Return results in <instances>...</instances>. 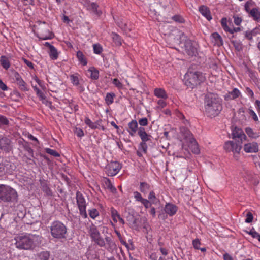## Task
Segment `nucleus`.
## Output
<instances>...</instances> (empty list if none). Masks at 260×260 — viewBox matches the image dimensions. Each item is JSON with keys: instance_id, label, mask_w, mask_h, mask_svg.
Wrapping results in <instances>:
<instances>
[{"instance_id": "34", "label": "nucleus", "mask_w": 260, "mask_h": 260, "mask_svg": "<svg viewBox=\"0 0 260 260\" xmlns=\"http://www.w3.org/2000/svg\"><path fill=\"white\" fill-rule=\"evenodd\" d=\"M111 36L113 42L116 46H120L121 45V39L118 34L115 32H112Z\"/></svg>"}, {"instance_id": "37", "label": "nucleus", "mask_w": 260, "mask_h": 260, "mask_svg": "<svg viewBox=\"0 0 260 260\" xmlns=\"http://www.w3.org/2000/svg\"><path fill=\"white\" fill-rule=\"evenodd\" d=\"M115 95L113 93H107L105 97V101L107 105H111L113 103V99Z\"/></svg>"}, {"instance_id": "23", "label": "nucleus", "mask_w": 260, "mask_h": 260, "mask_svg": "<svg viewBox=\"0 0 260 260\" xmlns=\"http://www.w3.org/2000/svg\"><path fill=\"white\" fill-rule=\"evenodd\" d=\"M117 24L125 34H127L132 30V28L128 26L127 23L123 20H118Z\"/></svg>"}, {"instance_id": "50", "label": "nucleus", "mask_w": 260, "mask_h": 260, "mask_svg": "<svg viewBox=\"0 0 260 260\" xmlns=\"http://www.w3.org/2000/svg\"><path fill=\"white\" fill-rule=\"evenodd\" d=\"M34 88L36 92L37 95L41 100H44L45 99V96L43 93L37 86H34Z\"/></svg>"}, {"instance_id": "21", "label": "nucleus", "mask_w": 260, "mask_h": 260, "mask_svg": "<svg viewBox=\"0 0 260 260\" xmlns=\"http://www.w3.org/2000/svg\"><path fill=\"white\" fill-rule=\"evenodd\" d=\"M199 11L208 20L210 21L212 19L210 11L209 8L205 6H201L199 8Z\"/></svg>"}, {"instance_id": "39", "label": "nucleus", "mask_w": 260, "mask_h": 260, "mask_svg": "<svg viewBox=\"0 0 260 260\" xmlns=\"http://www.w3.org/2000/svg\"><path fill=\"white\" fill-rule=\"evenodd\" d=\"M248 112L249 115L252 117V119L255 122L259 121L258 117L254 111L252 109V107H250L248 108Z\"/></svg>"}, {"instance_id": "63", "label": "nucleus", "mask_w": 260, "mask_h": 260, "mask_svg": "<svg viewBox=\"0 0 260 260\" xmlns=\"http://www.w3.org/2000/svg\"><path fill=\"white\" fill-rule=\"evenodd\" d=\"M242 19L241 18L238 17H234V22L236 25H239L241 23Z\"/></svg>"}, {"instance_id": "61", "label": "nucleus", "mask_w": 260, "mask_h": 260, "mask_svg": "<svg viewBox=\"0 0 260 260\" xmlns=\"http://www.w3.org/2000/svg\"><path fill=\"white\" fill-rule=\"evenodd\" d=\"M140 147L141 150L144 152L146 153L147 152V145L146 143V142H142L140 143Z\"/></svg>"}, {"instance_id": "32", "label": "nucleus", "mask_w": 260, "mask_h": 260, "mask_svg": "<svg viewBox=\"0 0 260 260\" xmlns=\"http://www.w3.org/2000/svg\"><path fill=\"white\" fill-rule=\"evenodd\" d=\"M0 61L1 65L4 69H8L10 67V62L8 58L6 56H2L1 57Z\"/></svg>"}, {"instance_id": "20", "label": "nucleus", "mask_w": 260, "mask_h": 260, "mask_svg": "<svg viewBox=\"0 0 260 260\" xmlns=\"http://www.w3.org/2000/svg\"><path fill=\"white\" fill-rule=\"evenodd\" d=\"M181 133L187 142H194V138L189 129L185 127L181 128Z\"/></svg>"}, {"instance_id": "4", "label": "nucleus", "mask_w": 260, "mask_h": 260, "mask_svg": "<svg viewBox=\"0 0 260 260\" xmlns=\"http://www.w3.org/2000/svg\"><path fill=\"white\" fill-rule=\"evenodd\" d=\"M51 236L56 239L66 238L67 233V226L59 221H53L50 226Z\"/></svg>"}, {"instance_id": "44", "label": "nucleus", "mask_w": 260, "mask_h": 260, "mask_svg": "<svg viewBox=\"0 0 260 260\" xmlns=\"http://www.w3.org/2000/svg\"><path fill=\"white\" fill-rule=\"evenodd\" d=\"M70 79L71 81V82L73 83V84L77 86L79 84V77L76 75H71L70 76Z\"/></svg>"}, {"instance_id": "54", "label": "nucleus", "mask_w": 260, "mask_h": 260, "mask_svg": "<svg viewBox=\"0 0 260 260\" xmlns=\"http://www.w3.org/2000/svg\"><path fill=\"white\" fill-rule=\"evenodd\" d=\"M201 244L200 240L198 238L195 239L192 241L193 247L196 249H199Z\"/></svg>"}, {"instance_id": "24", "label": "nucleus", "mask_w": 260, "mask_h": 260, "mask_svg": "<svg viewBox=\"0 0 260 260\" xmlns=\"http://www.w3.org/2000/svg\"><path fill=\"white\" fill-rule=\"evenodd\" d=\"M128 127L130 129L129 134L133 136L138 129V123L136 120H133L128 123Z\"/></svg>"}, {"instance_id": "14", "label": "nucleus", "mask_w": 260, "mask_h": 260, "mask_svg": "<svg viewBox=\"0 0 260 260\" xmlns=\"http://www.w3.org/2000/svg\"><path fill=\"white\" fill-rule=\"evenodd\" d=\"M126 220L132 229L136 230H139L140 226L138 224V219L135 218V216L133 215H129L127 216Z\"/></svg>"}, {"instance_id": "26", "label": "nucleus", "mask_w": 260, "mask_h": 260, "mask_svg": "<svg viewBox=\"0 0 260 260\" xmlns=\"http://www.w3.org/2000/svg\"><path fill=\"white\" fill-rule=\"evenodd\" d=\"M245 131L249 137L252 139H256L259 137V133L254 131L253 129L250 127H246Z\"/></svg>"}, {"instance_id": "27", "label": "nucleus", "mask_w": 260, "mask_h": 260, "mask_svg": "<svg viewBox=\"0 0 260 260\" xmlns=\"http://www.w3.org/2000/svg\"><path fill=\"white\" fill-rule=\"evenodd\" d=\"M87 74L90 76V78L94 80H96L99 77V72L94 68H91L88 70Z\"/></svg>"}, {"instance_id": "43", "label": "nucleus", "mask_w": 260, "mask_h": 260, "mask_svg": "<svg viewBox=\"0 0 260 260\" xmlns=\"http://www.w3.org/2000/svg\"><path fill=\"white\" fill-rule=\"evenodd\" d=\"M85 123L88 125L89 127L92 129H96L97 128V125L95 123H93L91 121V120L88 118L86 117L85 119Z\"/></svg>"}, {"instance_id": "15", "label": "nucleus", "mask_w": 260, "mask_h": 260, "mask_svg": "<svg viewBox=\"0 0 260 260\" xmlns=\"http://www.w3.org/2000/svg\"><path fill=\"white\" fill-rule=\"evenodd\" d=\"M99 6L95 3L92 2L88 4L87 9L91 11L94 15L100 16L102 12L101 10L98 9Z\"/></svg>"}, {"instance_id": "16", "label": "nucleus", "mask_w": 260, "mask_h": 260, "mask_svg": "<svg viewBox=\"0 0 260 260\" xmlns=\"http://www.w3.org/2000/svg\"><path fill=\"white\" fill-rule=\"evenodd\" d=\"M164 210L167 214L172 216L176 213L177 211V207L176 205L173 204L167 203L165 205Z\"/></svg>"}, {"instance_id": "9", "label": "nucleus", "mask_w": 260, "mask_h": 260, "mask_svg": "<svg viewBox=\"0 0 260 260\" xmlns=\"http://www.w3.org/2000/svg\"><path fill=\"white\" fill-rule=\"evenodd\" d=\"M121 169V165L117 161L110 162L106 167V172L108 176H113L116 175Z\"/></svg>"}, {"instance_id": "8", "label": "nucleus", "mask_w": 260, "mask_h": 260, "mask_svg": "<svg viewBox=\"0 0 260 260\" xmlns=\"http://www.w3.org/2000/svg\"><path fill=\"white\" fill-rule=\"evenodd\" d=\"M76 200L80 215L84 218L87 216L86 212V202L83 194L79 191L76 192Z\"/></svg>"}, {"instance_id": "42", "label": "nucleus", "mask_w": 260, "mask_h": 260, "mask_svg": "<svg viewBox=\"0 0 260 260\" xmlns=\"http://www.w3.org/2000/svg\"><path fill=\"white\" fill-rule=\"evenodd\" d=\"M159 5L164 10L167 8H170L171 7V0L161 1L159 3Z\"/></svg>"}, {"instance_id": "2", "label": "nucleus", "mask_w": 260, "mask_h": 260, "mask_svg": "<svg viewBox=\"0 0 260 260\" xmlns=\"http://www.w3.org/2000/svg\"><path fill=\"white\" fill-rule=\"evenodd\" d=\"M205 80L202 73L193 71L189 69L184 76V83L186 86L191 89L194 88Z\"/></svg>"}, {"instance_id": "22", "label": "nucleus", "mask_w": 260, "mask_h": 260, "mask_svg": "<svg viewBox=\"0 0 260 260\" xmlns=\"http://www.w3.org/2000/svg\"><path fill=\"white\" fill-rule=\"evenodd\" d=\"M105 240L107 245V249L108 251L113 250L116 248V244L112 239L111 236H106Z\"/></svg>"}, {"instance_id": "7", "label": "nucleus", "mask_w": 260, "mask_h": 260, "mask_svg": "<svg viewBox=\"0 0 260 260\" xmlns=\"http://www.w3.org/2000/svg\"><path fill=\"white\" fill-rule=\"evenodd\" d=\"M89 233L94 242L100 247H104L106 245L104 239L101 236L96 226L92 224L89 228Z\"/></svg>"}, {"instance_id": "1", "label": "nucleus", "mask_w": 260, "mask_h": 260, "mask_svg": "<svg viewBox=\"0 0 260 260\" xmlns=\"http://www.w3.org/2000/svg\"><path fill=\"white\" fill-rule=\"evenodd\" d=\"M222 109L221 102L218 96L212 93L207 94L205 99V111L210 117L217 116Z\"/></svg>"}, {"instance_id": "47", "label": "nucleus", "mask_w": 260, "mask_h": 260, "mask_svg": "<svg viewBox=\"0 0 260 260\" xmlns=\"http://www.w3.org/2000/svg\"><path fill=\"white\" fill-rule=\"evenodd\" d=\"M93 51L94 53L97 54H100L102 51V48L101 45L99 44H94L93 46Z\"/></svg>"}, {"instance_id": "56", "label": "nucleus", "mask_w": 260, "mask_h": 260, "mask_svg": "<svg viewBox=\"0 0 260 260\" xmlns=\"http://www.w3.org/2000/svg\"><path fill=\"white\" fill-rule=\"evenodd\" d=\"M139 123L141 126H146L148 124L147 118L145 117L139 119Z\"/></svg>"}, {"instance_id": "28", "label": "nucleus", "mask_w": 260, "mask_h": 260, "mask_svg": "<svg viewBox=\"0 0 260 260\" xmlns=\"http://www.w3.org/2000/svg\"><path fill=\"white\" fill-rule=\"evenodd\" d=\"M154 94L158 98H160L163 99L167 98V95L164 89L162 88H156L154 90Z\"/></svg>"}, {"instance_id": "48", "label": "nucleus", "mask_w": 260, "mask_h": 260, "mask_svg": "<svg viewBox=\"0 0 260 260\" xmlns=\"http://www.w3.org/2000/svg\"><path fill=\"white\" fill-rule=\"evenodd\" d=\"M172 18L174 21L177 22H179L180 23L184 22V20L183 18L181 16L179 15H174L172 17Z\"/></svg>"}, {"instance_id": "10", "label": "nucleus", "mask_w": 260, "mask_h": 260, "mask_svg": "<svg viewBox=\"0 0 260 260\" xmlns=\"http://www.w3.org/2000/svg\"><path fill=\"white\" fill-rule=\"evenodd\" d=\"M244 151L247 153H256L259 151V146L255 142H247L243 147Z\"/></svg>"}, {"instance_id": "11", "label": "nucleus", "mask_w": 260, "mask_h": 260, "mask_svg": "<svg viewBox=\"0 0 260 260\" xmlns=\"http://www.w3.org/2000/svg\"><path fill=\"white\" fill-rule=\"evenodd\" d=\"M232 139L236 141H240V143H243L244 141H246L247 137L240 128H235L232 133Z\"/></svg>"}, {"instance_id": "52", "label": "nucleus", "mask_w": 260, "mask_h": 260, "mask_svg": "<svg viewBox=\"0 0 260 260\" xmlns=\"http://www.w3.org/2000/svg\"><path fill=\"white\" fill-rule=\"evenodd\" d=\"M254 4V2H253L252 0H249L245 4L244 7L245 10L247 12H249L250 10V7H251L252 5Z\"/></svg>"}, {"instance_id": "46", "label": "nucleus", "mask_w": 260, "mask_h": 260, "mask_svg": "<svg viewBox=\"0 0 260 260\" xmlns=\"http://www.w3.org/2000/svg\"><path fill=\"white\" fill-rule=\"evenodd\" d=\"M89 211V214L90 217L93 219H94L99 215V211L95 208H93L90 210Z\"/></svg>"}, {"instance_id": "18", "label": "nucleus", "mask_w": 260, "mask_h": 260, "mask_svg": "<svg viewBox=\"0 0 260 260\" xmlns=\"http://www.w3.org/2000/svg\"><path fill=\"white\" fill-rule=\"evenodd\" d=\"M211 39L215 45L220 46L223 45L222 39L221 36L217 32L212 34Z\"/></svg>"}, {"instance_id": "25", "label": "nucleus", "mask_w": 260, "mask_h": 260, "mask_svg": "<svg viewBox=\"0 0 260 260\" xmlns=\"http://www.w3.org/2000/svg\"><path fill=\"white\" fill-rule=\"evenodd\" d=\"M138 134L140 137L142 142H146L149 140V136L146 132L144 128L140 127L138 128Z\"/></svg>"}, {"instance_id": "13", "label": "nucleus", "mask_w": 260, "mask_h": 260, "mask_svg": "<svg viewBox=\"0 0 260 260\" xmlns=\"http://www.w3.org/2000/svg\"><path fill=\"white\" fill-rule=\"evenodd\" d=\"M11 140L6 138L3 137L0 139V149L9 152L12 149Z\"/></svg>"}, {"instance_id": "40", "label": "nucleus", "mask_w": 260, "mask_h": 260, "mask_svg": "<svg viewBox=\"0 0 260 260\" xmlns=\"http://www.w3.org/2000/svg\"><path fill=\"white\" fill-rule=\"evenodd\" d=\"M17 84L19 86V88L22 91H25L28 90L26 86V83L22 79L19 80V81L17 82Z\"/></svg>"}, {"instance_id": "45", "label": "nucleus", "mask_w": 260, "mask_h": 260, "mask_svg": "<svg viewBox=\"0 0 260 260\" xmlns=\"http://www.w3.org/2000/svg\"><path fill=\"white\" fill-rule=\"evenodd\" d=\"M45 152L55 157H59L60 156L59 154L56 151L49 148L45 149Z\"/></svg>"}, {"instance_id": "55", "label": "nucleus", "mask_w": 260, "mask_h": 260, "mask_svg": "<svg viewBox=\"0 0 260 260\" xmlns=\"http://www.w3.org/2000/svg\"><path fill=\"white\" fill-rule=\"evenodd\" d=\"M246 219H245V222L251 223L253 219L252 214L250 212H248L246 214Z\"/></svg>"}, {"instance_id": "3", "label": "nucleus", "mask_w": 260, "mask_h": 260, "mask_svg": "<svg viewBox=\"0 0 260 260\" xmlns=\"http://www.w3.org/2000/svg\"><path fill=\"white\" fill-rule=\"evenodd\" d=\"M35 235L20 234L15 238L16 247L19 249L30 250L35 247Z\"/></svg>"}, {"instance_id": "49", "label": "nucleus", "mask_w": 260, "mask_h": 260, "mask_svg": "<svg viewBox=\"0 0 260 260\" xmlns=\"http://www.w3.org/2000/svg\"><path fill=\"white\" fill-rule=\"evenodd\" d=\"M148 199L152 203H155L156 202L157 199L155 196V194L153 191H152L150 192L148 196Z\"/></svg>"}, {"instance_id": "33", "label": "nucleus", "mask_w": 260, "mask_h": 260, "mask_svg": "<svg viewBox=\"0 0 260 260\" xmlns=\"http://www.w3.org/2000/svg\"><path fill=\"white\" fill-rule=\"evenodd\" d=\"M150 189V186L146 182H141L140 185V190L144 193H146Z\"/></svg>"}, {"instance_id": "57", "label": "nucleus", "mask_w": 260, "mask_h": 260, "mask_svg": "<svg viewBox=\"0 0 260 260\" xmlns=\"http://www.w3.org/2000/svg\"><path fill=\"white\" fill-rule=\"evenodd\" d=\"M0 123L3 124L7 125L9 123V121L6 117L0 115Z\"/></svg>"}, {"instance_id": "5", "label": "nucleus", "mask_w": 260, "mask_h": 260, "mask_svg": "<svg viewBox=\"0 0 260 260\" xmlns=\"http://www.w3.org/2000/svg\"><path fill=\"white\" fill-rule=\"evenodd\" d=\"M17 193L12 187L0 184V200L6 202H14L17 200Z\"/></svg>"}, {"instance_id": "29", "label": "nucleus", "mask_w": 260, "mask_h": 260, "mask_svg": "<svg viewBox=\"0 0 260 260\" xmlns=\"http://www.w3.org/2000/svg\"><path fill=\"white\" fill-rule=\"evenodd\" d=\"M160 31L165 35H168L171 39L174 36L172 30H171L169 28V26L168 25L162 26L160 29Z\"/></svg>"}, {"instance_id": "64", "label": "nucleus", "mask_w": 260, "mask_h": 260, "mask_svg": "<svg viewBox=\"0 0 260 260\" xmlns=\"http://www.w3.org/2000/svg\"><path fill=\"white\" fill-rule=\"evenodd\" d=\"M254 105L256 107L257 111L260 113V101L256 100L255 101Z\"/></svg>"}, {"instance_id": "53", "label": "nucleus", "mask_w": 260, "mask_h": 260, "mask_svg": "<svg viewBox=\"0 0 260 260\" xmlns=\"http://www.w3.org/2000/svg\"><path fill=\"white\" fill-rule=\"evenodd\" d=\"M232 43L237 50L240 51L242 50V45L241 43L238 42L237 41H233Z\"/></svg>"}, {"instance_id": "12", "label": "nucleus", "mask_w": 260, "mask_h": 260, "mask_svg": "<svg viewBox=\"0 0 260 260\" xmlns=\"http://www.w3.org/2000/svg\"><path fill=\"white\" fill-rule=\"evenodd\" d=\"M241 93L240 90L237 88H234L232 91H229L226 94L224 95V98L225 101L233 100L241 96Z\"/></svg>"}, {"instance_id": "19", "label": "nucleus", "mask_w": 260, "mask_h": 260, "mask_svg": "<svg viewBox=\"0 0 260 260\" xmlns=\"http://www.w3.org/2000/svg\"><path fill=\"white\" fill-rule=\"evenodd\" d=\"M110 212L112 218L115 222H117L118 220L121 224H124L125 223L124 220L120 217L116 209L111 208L110 209Z\"/></svg>"}, {"instance_id": "30", "label": "nucleus", "mask_w": 260, "mask_h": 260, "mask_svg": "<svg viewBox=\"0 0 260 260\" xmlns=\"http://www.w3.org/2000/svg\"><path fill=\"white\" fill-rule=\"evenodd\" d=\"M49 56L53 60H56L58 56V53L56 49L54 46H50L49 49Z\"/></svg>"}, {"instance_id": "51", "label": "nucleus", "mask_w": 260, "mask_h": 260, "mask_svg": "<svg viewBox=\"0 0 260 260\" xmlns=\"http://www.w3.org/2000/svg\"><path fill=\"white\" fill-rule=\"evenodd\" d=\"M134 195L136 201L140 202L141 203H142L143 201L145 199L142 198L141 193L138 191H135L134 192Z\"/></svg>"}, {"instance_id": "38", "label": "nucleus", "mask_w": 260, "mask_h": 260, "mask_svg": "<svg viewBox=\"0 0 260 260\" xmlns=\"http://www.w3.org/2000/svg\"><path fill=\"white\" fill-rule=\"evenodd\" d=\"M39 260H49L50 257L49 252L46 251H42L38 254Z\"/></svg>"}, {"instance_id": "35", "label": "nucleus", "mask_w": 260, "mask_h": 260, "mask_svg": "<svg viewBox=\"0 0 260 260\" xmlns=\"http://www.w3.org/2000/svg\"><path fill=\"white\" fill-rule=\"evenodd\" d=\"M77 57L78 59V60L84 66H85L87 64V62L86 60V59L84 57V56L83 54V53L80 51H78L77 52Z\"/></svg>"}, {"instance_id": "60", "label": "nucleus", "mask_w": 260, "mask_h": 260, "mask_svg": "<svg viewBox=\"0 0 260 260\" xmlns=\"http://www.w3.org/2000/svg\"><path fill=\"white\" fill-rule=\"evenodd\" d=\"M113 83L118 88H121L122 87V84L117 78H115L113 79Z\"/></svg>"}, {"instance_id": "36", "label": "nucleus", "mask_w": 260, "mask_h": 260, "mask_svg": "<svg viewBox=\"0 0 260 260\" xmlns=\"http://www.w3.org/2000/svg\"><path fill=\"white\" fill-rule=\"evenodd\" d=\"M190 144V147L192 149V151L194 154H199L200 153V149L199 148L198 145L194 139V142H189Z\"/></svg>"}, {"instance_id": "41", "label": "nucleus", "mask_w": 260, "mask_h": 260, "mask_svg": "<svg viewBox=\"0 0 260 260\" xmlns=\"http://www.w3.org/2000/svg\"><path fill=\"white\" fill-rule=\"evenodd\" d=\"M105 184L106 185L107 188L110 190V191L113 193H116V188L112 185L111 181L109 180V179H107L105 181Z\"/></svg>"}, {"instance_id": "31", "label": "nucleus", "mask_w": 260, "mask_h": 260, "mask_svg": "<svg viewBox=\"0 0 260 260\" xmlns=\"http://www.w3.org/2000/svg\"><path fill=\"white\" fill-rule=\"evenodd\" d=\"M253 19L255 20H258L260 19V12L257 8H253L248 12Z\"/></svg>"}, {"instance_id": "59", "label": "nucleus", "mask_w": 260, "mask_h": 260, "mask_svg": "<svg viewBox=\"0 0 260 260\" xmlns=\"http://www.w3.org/2000/svg\"><path fill=\"white\" fill-rule=\"evenodd\" d=\"M141 203L146 208H148L151 207V202L146 199H145Z\"/></svg>"}, {"instance_id": "6", "label": "nucleus", "mask_w": 260, "mask_h": 260, "mask_svg": "<svg viewBox=\"0 0 260 260\" xmlns=\"http://www.w3.org/2000/svg\"><path fill=\"white\" fill-rule=\"evenodd\" d=\"M242 144L239 140L238 141H228L225 143L223 148L228 152H232L234 153V156L236 158V155L240 153L242 148Z\"/></svg>"}, {"instance_id": "58", "label": "nucleus", "mask_w": 260, "mask_h": 260, "mask_svg": "<svg viewBox=\"0 0 260 260\" xmlns=\"http://www.w3.org/2000/svg\"><path fill=\"white\" fill-rule=\"evenodd\" d=\"M246 93L249 95L251 99L254 98V93L253 91L249 87L246 88Z\"/></svg>"}, {"instance_id": "17", "label": "nucleus", "mask_w": 260, "mask_h": 260, "mask_svg": "<svg viewBox=\"0 0 260 260\" xmlns=\"http://www.w3.org/2000/svg\"><path fill=\"white\" fill-rule=\"evenodd\" d=\"M186 53L190 56H193L196 52V48L192 46L190 41H186L184 45Z\"/></svg>"}, {"instance_id": "62", "label": "nucleus", "mask_w": 260, "mask_h": 260, "mask_svg": "<svg viewBox=\"0 0 260 260\" xmlns=\"http://www.w3.org/2000/svg\"><path fill=\"white\" fill-rule=\"evenodd\" d=\"M245 37L249 40H251L253 37L252 31H247L245 33Z\"/></svg>"}]
</instances>
